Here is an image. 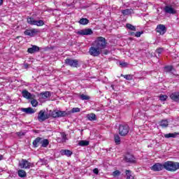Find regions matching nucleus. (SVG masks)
Segmentation results:
<instances>
[{"mask_svg":"<svg viewBox=\"0 0 179 179\" xmlns=\"http://www.w3.org/2000/svg\"><path fill=\"white\" fill-rule=\"evenodd\" d=\"M107 48V41L103 36H99L90 48L89 52L92 57H99L103 50Z\"/></svg>","mask_w":179,"mask_h":179,"instance_id":"obj_1","label":"nucleus"},{"mask_svg":"<svg viewBox=\"0 0 179 179\" xmlns=\"http://www.w3.org/2000/svg\"><path fill=\"white\" fill-rule=\"evenodd\" d=\"M164 167L167 171H177L179 170V162L168 161L164 163Z\"/></svg>","mask_w":179,"mask_h":179,"instance_id":"obj_2","label":"nucleus"},{"mask_svg":"<svg viewBox=\"0 0 179 179\" xmlns=\"http://www.w3.org/2000/svg\"><path fill=\"white\" fill-rule=\"evenodd\" d=\"M48 115L52 118H60L61 117H66L68 115V113H66V111L64 110H50Z\"/></svg>","mask_w":179,"mask_h":179,"instance_id":"obj_3","label":"nucleus"},{"mask_svg":"<svg viewBox=\"0 0 179 179\" xmlns=\"http://www.w3.org/2000/svg\"><path fill=\"white\" fill-rule=\"evenodd\" d=\"M123 160L125 163H128L129 164H136V158L130 152H127L124 155Z\"/></svg>","mask_w":179,"mask_h":179,"instance_id":"obj_4","label":"nucleus"},{"mask_svg":"<svg viewBox=\"0 0 179 179\" xmlns=\"http://www.w3.org/2000/svg\"><path fill=\"white\" fill-rule=\"evenodd\" d=\"M118 129L120 136H127L129 133V126L128 124H120Z\"/></svg>","mask_w":179,"mask_h":179,"instance_id":"obj_5","label":"nucleus"},{"mask_svg":"<svg viewBox=\"0 0 179 179\" xmlns=\"http://www.w3.org/2000/svg\"><path fill=\"white\" fill-rule=\"evenodd\" d=\"M64 64H66L67 66H71V68H79L78 59H72L71 58H67L64 60Z\"/></svg>","mask_w":179,"mask_h":179,"instance_id":"obj_6","label":"nucleus"},{"mask_svg":"<svg viewBox=\"0 0 179 179\" xmlns=\"http://www.w3.org/2000/svg\"><path fill=\"white\" fill-rule=\"evenodd\" d=\"M48 118H50V115L48 113L45 114V110H41L38 113V120L39 122H44Z\"/></svg>","mask_w":179,"mask_h":179,"instance_id":"obj_7","label":"nucleus"},{"mask_svg":"<svg viewBox=\"0 0 179 179\" xmlns=\"http://www.w3.org/2000/svg\"><path fill=\"white\" fill-rule=\"evenodd\" d=\"M155 31L156 33H159L161 36H163L167 31V28L164 24H159L157 26Z\"/></svg>","mask_w":179,"mask_h":179,"instance_id":"obj_8","label":"nucleus"},{"mask_svg":"<svg viewBox=\"0 0 179 179\" xmlns=\"http://www.w3.org/2000/svg\"><path fill=\"white\" fill-rule=\"evenodd\" d=\"M19 166L21 169H30V167H33V164L29 162V161L25 159H22Z\"/></svg>","mask_w":179,"mask_h":179,"instance_id":"obj_9","label":"nucleus"},{"mask_svg":"<svg viewBox=\"0 0 179 179\" xmlns=\"http://www.w3.org/2000/svg\"><path fill=\"white\" fill-rule=\"evenodd\" d=\"M77 34L80 36H92L93 34V30L90 28L81 29L77 32Z\"/></svg>","mask_w":179,"mask_h":179,"instance_id":"obj_10","label":"nucleus"},{"mask_svg":"<svg viewBox=\"0 0 179 179\" xmlns=\"http://www.w3.org/2000/svg\"><path fill=\"white\" fill-rule=\"evenodd\" d=\"M150 169L152 171H162L164 169V164L156 163Z\"/></svg>","mask_w":179,"mask_h":179,"instance_id":"obj_11","label":"nucleus"},{"mask_svg":"<svg viewBox=\"0 0 179 179\" xmlns=\"http://www.w3.org/2000/svg\"><path fill=\"white\" fill-rule=\"evenodd\" d=\"M22 97L24 99H27V100H30L31 99H34L36 97V95L31 94V93L29 92L27 90H24L22 92Z\"/></svg>","mask_w":179,"mask_h":179,"instance_id":"obj_12","label":"nucleus"},{"mask_svg":"<svg viewBox=\"0 0 179 179\" xmlns=\"http://www.w3.org/2000/svg\"><path fill=\"white\" fill-rule=\"evenodd\" d=\"M164 11L165 13H169L170 15H176L177 13V11L171 6H166L164 8Z\"/></svg>","mask_w":179,"mask_h":179,"instance_id":"obj_13","label":"nucleus"},{"mask_svg":"<svg viewBox=\"0 0 179 179\" xmlns=\"http://www.w3.org/2000/svg\"><path fill=\"white\" fill-rule=\"evenodd\" d=\"M36 33H38V30L37 29H26L24 31V34L25 36H29L30 37H34Z\"/></svg>","mask_w":179,"mask_h":179,"instance_id":"obj_14","label":"nucleus"},{"mask_svg":"<svg viewBox=\"0 0 179 179\" xmlns=\"http://www.w3.org/2000/svg\"><path fill=\"white\" fill-rule=\"evenodd\" d=\"M40 51V48L37 45H33L32 48H29L27 52L29 54H34V52H38Z\"/></svg>","mask_w":179,"mask_h":179,"instance_id":"obj_15","label":"nucleus"},{"mask_svg":"<svg viewBox=\"0 0 179 179\" xmlns=\"http://www.w3.org/2000/svg\"><path fill=\"white\" fill-rule=\"evenodd\" d=\"M169 97L173 100V101H179V92H173L170 94Z\"/></svg>","mask_w":179,"mask_h":179,"instance_id":"obj_16","label":"nucleus"},{"mask_svg":"<svg viewBox=\"0 0 179 179\" xmlns=\"http://www.w3.org/2000/svg\"><path fill=\"white\" fill-rule=\"evenodd\" d=\"M60 152L62 156H67V157H71L73 155V152L69 150H62Z\"/></svg>","mask_w":179,"mask_h":179,"instance_id":"obj_17","label":"nucleus"},{"mask_svg":"<svg viewBox=\"0 0 179 179\" xmlns=\"http://www.w3.org/2000/svg\"><path fill=\"white\" fill-rule=\"evenodd\" d=\"M21 111H22V113H25L26 114H34L35 113L34 109L30 107L23 108L21 109Z\"/></svg>","mask_w":179,"mask_h":179,"instance_id":"obj_18","label":"nucleus"},{"mask_svg":"<svg viewBox=\"0 0 179 179\" xmlns=\"http://www.w3.org/2000/svg\"><path fill=\"white\" fill-rule=\"evenodd\" d=\"M40 96L41 99H43L44 100H45V99H48V97H51V92L48 91L43 92L40 93Z\"/></svg>","mask_w":179,"mask_h":179,"instance_id":"obj_19","label":"nucleus"},{"mask_svg":"<svg viewBox=\"0 0 179 179\" xmlns=\"http://www.w3.org/2000/svg\"><path fill=\"white\" fill-rule=\"evenodd\" d=\"M42 140L43 138L41 137H37L36 138H35V140L32 142L34 148H37L40 145V143H41Z\"/></svg>","mask_w":179,"mask_h":179,"instance_id":"obj_20","label":"nucleus"},{"mask_svg":"<svg viewBox=\"0 0 179 179\" xmlns=\"http://www.w3.org/2000/svg\"><path fill=\"white\" fill-rule=\"evenodd\" d=\"M87 118L89 121H97V116L94 113H89L87 115Z\"/></svg>","mask_w":179,"mask_h":179,"instance_id":"obj_21","label":"nucleus"},{"mask_svg":"<svg viewBox=\"0 0 179 179\" xmlns=\"http://www.w3.org/2000/svg\"><path fill=\"white\" fill-rule=\"evenodd\" d=\"M177 135H179V133L175 132V133H169L164 134V138L166 139H169V138H176Z\"/></svg>","mask_w":179,"mask_h":179,"instance_id":"obj_22","label":"nucleus"},{"mask_svg":"<svg viewBox=\"0 0 179 179\" xmlns=\"http://www.w3.org/2000/svg\"><path fill=\"white\" fill-rule=\"evenodd\" d=\"M159 126L162 127V128H167V127H169V121H167V120H162L159 122Z\"/></svg>","mask_w":179,"mask_h":179,"instance_id":"obj_23","label":"nucleus"},{"mask_svg":"<svg viewBox=\"0 0 179 179\" xmlns=\"http://www.w3.org/2000/svg\"><path fill=\"white\" fill-rule=\"evenodd\" d=\"M125 173L127 176L126 179H135L134 176H132V171L131 170H126Z\"/></svg>","mask_w":179,"mask_h":179,"instance_id":"obj_24","label":"nucleus"},{"mask_svg":"<svg viewBox=\"0 0 179 179\" xmlns=\"http://www.w3.org/2000/svg\"><path fill=\"white\" fill-rule=\"evenodd\" d=\"M114 141H115V143L116 145H120L121 144V137H120V135L115 134L114 135Z\"/></svg>","mask_w":179,"mask_h":179,"instance_id":"obj_25","label":"nucleus"},{"mask_svg":"<svg viewBox=\"0 0 179 179\" xmlns=\"http://www.w3.org/2000/svg\"><path fill=\"white\" fill-rule=\"evenodd\" d=\"M42 148H47L50 145V141L48 139L45 138L43 141H41Z\"/></svg>","mask_w":179,"mask_h":179,"instance_id":"obj_26","label":"nucleus"},{"mask_svg":"<svg viewBox=\"0 0 179 179\" xmlns=\"http://www.w3.org/2000/svg\"><path fill=\"white\" fill-rule=\"evenodd\" d=\"M17 173L21 178H24V177H27V173L22 169L18 170Z\"/></svg>","mask_w":179,"mask_h":179,"instance_id":"obj_27","label":"nucleus"},{"mask_svg":"<svg viewBox=\"0 0 179 179\" xmlns=\"http://www.w3.org/2000/svg\"><path fill=\"white\" fill-rule=\"evenodd\" d=\"M36 20L31 17H29L27 19V23H29V24H31V26H34L36 24Z\"/></svg>","mask_w":179,"mask_h":179,"instance_id":"obj_28","label":"nucleus"},{"mask_svg":"<svg viewBox=\"0 0 179 179\" xmlns=\"http://www.w3.org/2000/svg\"><path fill=\"white\" fill-rule=\"evenodd\" d=\"M120 76L126 79V80H132V79H134V76L131 74H128V75L121 74Z\"/></svg>","mask_w":179,"mask_h":179,"instance_id":"obj_29","label":"nucleus"},{"mask_svg":"<svg viewBox=\"0 0 179 179\" xmlns=\"http://www.w3.org/2000/svg\"><path fill=\"white\" fill-rule=\"evenodd\" d=\"M89 143L88 141L82 140L79 141L78 145L79 146H89Z\"/></svg>","mask_w":179,"mask_h":179,"instance_id":"obj_30","label":"nucleus"},{"mask_svg":"<svg viewBox=\"0 0 179 179\" xmlns=\"http://www.w3.org/2000/svg\"><path fill=\"white\" fill-rule=\"evenodd\" d=\"M80 24H83V26L88 24L89 20L87 18H81L79 21Z\"/></svg>","mask_w":179,"mask_h":179,"instance_id":"obj_31","label":"nucleus"},{"mask_svg":"<svg viewBox=\"0 0 179 179\" xmlns=\"http://www.w3.org/2000/svg\"><path fill=\"white\" fill-rule=\"evenodd\" d=\"M126 27L129 29V30H132L133 31H136V27L134 26L131 24H127Z\"/></svg>","mask_w":179,"mask_h":179,"instance_id":"obj_32","label":"nucleus"},{"mask_svg":"<svg viewBox=\"0 0 179 179\" xmlns=\"http://www.w3.org/2000/svg\"><path fill=\"white\" fill-rule=\"evenodd\" d=\"M34 26H38V27H41V26H44V21L43 20H36L35 22Z\"/></svg>","mask_w":179,"mask_h":179,"instance_id":"obj_33","label":"nucleus"},{"mask_svg":"<svg viewBox=\"0 0 179 179\" xmlns=\"http://www.w3.org/2000/svg\"><path fill=\"white\" fill-rule=\"evenodd\" d=\"M165 69V72H171L172 71H176V69H174V67L173 66H166L164 67Z\"/></svg>","mask_w":179,"mask_h":179,"instance_id":"obj_34","label":"nucleus"},{"mask_svg":"<svg viewBox=\"0 0 179 179\" xmlns=\"http://www.w3.org/2000/svg\"><path fill=\"white\" fill-rule=\"evenodd\" d=\"M30 100L32 107H37L38 106V101H37L34 98L31 99Z\"/></svg>","mask_w":179,"mask_h":179,"instance_id":"obj_35","label":"nucleus"},{"mask_svg":"<svg viewBox=\"0 0 179 179\" xmlns=\"http://www.w3.org/2000/svg\"><path fill=\"white\" fill-rule=\"evenodd\" d=\"M80 99H81V100H90V96L82 94L80 95Z\"/></svg>","mask_w":179,"mask_h":179,"instance_id":"obj_36","label":"nucleus"},{"mask_svg":"<svg viewBox=\"0 0 179 179\" xmlns=\"http://www.w3.org/2000/svg\"><path fill=\"white\" fill-rule=\"evenodd\" d=\"M167 99H169V96L167 95H160L159 96V100L161 101H166V100H167Z\"/></svg>","mask_w":179,"mask_h":179,"instance_id":"obj_37","label":"nucleus"},{"mask_svg":"<svg viewBox=\"0 0 179 179\" xmlns=\"http://www.w3.org/2000/svg\"><path fill=\"white\" fill-rule=\"evenodd\" d=\"M122 15H128L131 13V10L129 9L122 10Z\"/></svg>","mask_w":179,"mask_h":179,"instance_id":"obj_38","label":"nucleus"},{"mask_svg":"<svg viewBox=\"0 0 179 179\" xmlns=\"http://www.w3.org/2000/svg\"><path fill=\"white\" fill-rule=\"evenodd\" d=\"M61 135H62V142H66V134H65V133L64 132H63V133H62L61 134Z\"/></svg>","mask_w":179,"mask_h":179,"instance_id":"obj_39","label":"nucleus"},{"mask_svg":"<svg viewBox=\"0 0 179 179\" xmlns=\"http://www.w3.org/2000/svg\"><path fill=\"white\" fill-rule=\"evenodd\" d=\"M120 174H121V172L118 170H116L113 173V177H118V176H120Z\"/></svg>","mask_w":179,"mask_h":179,"instance_id":"obj_40","label":"nucleus"},{"mask_svg":"<svg viewBox=\"0 0 179 179\" xmlns=\"http://www.w3.org/2000/svg\"><path fill=\"white\" fill-rule=\"evenodd\" d=\"M26 134L24 132H22V131H18V132H16V135L18 136L20 138L22 137V136H24Z\"/></svg>","mask_w":179,"mask_h":179,"instance_id":"obj_41","label":"nucleus"},{"mask_svg":"<svg viewBox=\"0 0 179 179\" xmlns=\"http://www.w3.org/2000/svg\"><path fill=\"white\" fill-rule=\"evenodd\" d=\"M142 34H143V31H137L135 34V37H141V36H142Z\"/></svg>","mask_w":179,"mask_h":179,"instance_id":"obj_42","label":"nucleus"},{"mask_svg":"<svg viewBox=\"0 0 179 179\" xmlns=\"http://www.w3.org/2000/svg\"><path fill=\"white\" fill-rule=\"evenodd\" d=\"M80 111V109L79 108H73L71 110V113H79Z\"/></svg>","mask_w":179,"mask_h":179,"instance_id":"obj_43","label":"nucleus"},{"mask_svg":"<svg viewBox=\"0 0 179 179\" xmlns=\"http://www.w3.org/2000/svg\"><path fill=\"white\" fill-rule=\"evenodd\" d=\"M120 65L122 68H125V66H128V63L127 62H120Z\"/></svg>","mask_w":179,"mask_h":179,"instance_id":"obj_44","label":"nucleus"},{"mask_svg":"<svg viewBox=\"0 0 179 179\" xmlns=\"http://www.w3.org/2000/svg\"><path fill=\"white\" fill-rule=\"evenodd\" d=\"M155 52L159 55L161 52H163V48H158L156 50Z\"/></svg>","mask_w":179,"mask_h":179,"instance_id":"obj_45","label":"nucleus"},{"mask_svg":"<svg viewBox=\"0 0 179 179\" xmlns=\"http://www.w3.org/2000/svg\"><path fill=\"white\" fill-rule=\"evenodd\" d=\"M93 171H94V174H99V169H94L93 170Z\"/></svg>","mask_w":179,"mask_h":179,"instance_id":"obj_46","label":"nucleus"},{"mask_svg":"<svg viewBox=\"0 0 179 179\" xmlns=\"http://www.w3.org/2000/svg\"><path fill=\"white\" fill-rule=\"evenodd\" d=\"M29 64H27V63H25L24 64V68L25 69H27L28 68H29Z\"/></svg>","mask_w":179,"mask_h":179,"instance_id":"obj_47","label":"nucleus"},{"mask_svg":"<svg viewBox=\"0 0 179 179\" xmlns=\"http://www.w3.org/2000/svg\"><path fill=\"white\" fill-rule=\"evenodd\" d=\"M135 34H136L135 32H133V31L129 32V36H135Z\"/></svg>","mask_w":179,"mask_h":179,"instance_id":"obj_48","label":"nucleus"},{"mask_svg":"<svg viewBox=\"0 0 179 179\" xmlns=\"http://www.w3.org/2000/svg\"><path fill=\"white\" fill-rule=\"evenodd\" d=\"M3 5V0H0V6H2Z\"/></svg>","mask_w":179,"mask_h":179,"instance_id":"obj_49","label":"nucleus"},{"mask_svg":"<svg viewBox=\"0 0 179 179\" xmlns=\"http://www.w3.org/2000/svg\"><path fill=\"white\" fill-rule=\"evenodd\" d=\"M103 54H104L105 55H107L108 54V50H105L104 52H103Z\"/></svg>","mask_w":179,"mask_h":179,"instance_id":"obj_50","label":"nucleus"},{"mask_svg":"<svg viewBox=\"0 0 179 179\" xmlns=\"http://www.w3.org/2000/svg\"><path fill=\"white\" fill-rule=\"evenodd\" d=\"M171 75H173V76H178V74H174L173 73H171Z\"/></svg>","mask_w":179,"mask_h":179,"instance_id":"obj_51","label":"nucleus"},{"mask_svg":"<svg viewBox=\"0 0 179 179\" xmlns=\"http://www.w3.org/2000/svg\"><path fill=\"white\" fill-rule=\"evenodd\" d=\"M2 159H3V155H0V160H2Z\"/></svg>","mask_w":179,"mask_h":179,"instance_id":"obj_52","label":"nucleus"},{"mask_svg":"<svg viewBox=\"0 0 179 179\" xmlns=\"http://www.w3.org/2000/svg\"><path fill=\"white\" fill-rule=\"evenodd\" d=\"M110 87H112L113 90H114V85H112Z\"/></svg>","mask_w":179,"mask_h":179,"instance_id":"obj_53","label":"nucleus"}]
</instances>
